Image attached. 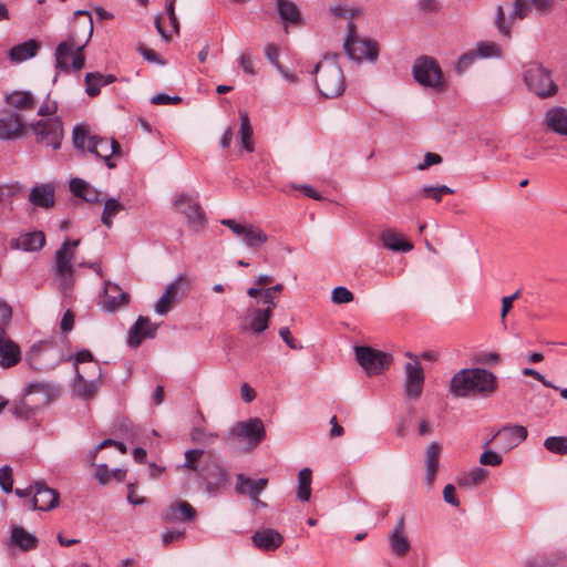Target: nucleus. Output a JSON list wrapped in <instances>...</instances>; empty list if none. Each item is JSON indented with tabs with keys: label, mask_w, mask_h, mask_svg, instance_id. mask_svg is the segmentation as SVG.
Returning a JSON list of instances; mask_svg holds the SVG:
<instances>
[{
	"label": "nucleus",
	"mask_w": 567,
	"mask_h": 567,
	"mask_svg": "<svg viewBox=\"0 0 567 567\" xmlns=\"http://www.w3.org/2000/svg\"><path fill=\"white\" fill-rule=\"evenodd\" d=\"M276 4L277 11L285 22L298 23L300 21V11L292 1L276 0Z\"/></svg>",
	"instance_id": "41"
},
{
	"label": "nucleus",
	"mask_w": 567,
	"mask_h": 567,
	"mask_svg": "<svg viewBox=\"0 0 567 567\" xmlns=\"http://www.w3.org/2000/svg\"><path fill=\"white\" fill-rule=\"evenodd\" d=\"M80 245V239L66 240L55 252V272L59 277V288L64 296L72 290L74 249Z\"/></svg>",
	"instance_id": "5"
},
{
	"label": "nucleus",
	"mask_w": 567,
	"mask_h": 567,
	"mask_svg": "<svg viewBox=\"0 0 567 567\" xmlns=\"http://www.w3.org/2000/svg\"><path fill=\"white\" fill-rule=\"evenodd\" d=\"M487 476V471L482 467H475L458 481L461 486H475L481 484Z\"/></svg>",
	"instance_id": "49"
},
{
	"label": "nucleus",
	"mask_w": 567,
	"mask_h": 567,
	"mask_svg": "<svg viewBox=\"0 0 567 567\" xmlns=\"http://www.w3.org/2000/svg\"><path fill=\"white\" fill-rule=\"evenodd\" d=\"M40 393L43 395L42 404H49L60 396V388L52 382H33L27 385L25 394Z\"/></svg>",
	"instance_id": "35"
},
{
	"label": "nucleus",
	"mask_w": 567,
	"mask_h": 567,
	"mask_svg": "<svg viewBox=\"0 0 567 567\" xmlns=\"http://www.w3.org/2000/svg\"><path fill=\"white\" fill-rule=\"evenodd\" d=\"M58 109L59 107L56 101L50 99V96L48 95L41 104V106L39 107L38 115L45 118L55 117L54 115L56 114Z\"/></svg>",
	"instance_id": "56"
},
{
	"label": "nucleus",
	"mask_w": 567,
	"mask_h": 567,
	"mask_svg": "<svg viewBox=\"0 0 567 567\" xmlns=\"http://www.w3.org/2000/svg\"><path fill=\"white\" fill-rule=\"evenodd\" d=\"M477 59V54L475 53L474 50H470L467 52H465L464 54H462L456 64H455V70L457 73H463L465 72L473 63L474 61Z\"/></svg>",
	"instance_id": "55"
},
{
	"label": "nucleus",
	"mask_w": 567,
	"mask_h": 567,
	"mask_svg": "<svg viewBox=\"0 0 567 567\" xmlns=\"http://www.w3.org/2000/svg\"><path fill=\"white\" fill-rule=\"evenodd\" d=\"M354 352L357 361L370 375L381 373L388 369L391 363V357L389 354L370 347H355Z\"/></svg>",
	"instance_id": "13"
},
{
	"label": "nucleus",
	"mask_w": 567,
	"mask_h": 567,
	"mask_svg": "<svg viewBox=\"0 0 567 567\" xmlns=\"http://www.w3.org/2000/svg\"><path fill=\"white\" fill-rule=\"evenodd\" d=\"M21 359L19 346L9 339L6 333H0V365L2 368H11Z\"/></svg>",
	"instance_id": "26"
},
{
	"label": "nucleus",
	"mask_w": 567,
	"mask_h": 567,
	"mask_svg": "<svg viewBox=\"0 0 567 567\" xmlns=\"http://www.w3.org/2000/svg\"><path fill=\"white\" fill-rule=\"evenodd\" d=\"M265 56L274 65L276 70L279 69V66H281L279 62V51L277 45H275L274 43L266 44Z\"/></svg>",
	"instance_id": "60"
},
{
	"label": "nucleus",
	"mask_w": 567,
	"mask_h": 567,
	"mask_svg": "<svg viewBox=\"0 0 567 567\" xmlns=\"http://www.w3.org/2000/svg\"><path fill=\"white\" fill-rule=\"evenodd\" d=\"M227 468L214 456H210L198 472V478L208 493H215L228 482Z\"/></svg>",
	"instance_id": "8"
},
{
	"label": "nucleus",
	"mask_w": 567,
	"mask_h": 567,
	"mask_svg": "<svg viewBox=\"0 0 567 567\" xmlns=\"http://www.w3.org/2000/svg\"><path fill=\"white\" fill-rule=\"evenodd\" d=\"M87 151L103 159L110 169L116 167V163L112 157H121L123 155L122 147L116 140L96 135L89 137Z\"/></svg>",
	"instance_id": "14"
},
{
	"label": "nucleus",
	"mask_w": 567,
	"mask_h": 567,
	"mask_svg": "<svg viewBox=\"0 0 567 567\" xmlns=\"http://www.w3.org/2000/svg\"><path fill=\"white\" fill-rule=\"evenodd\" d=\"M70 190L90 204L102 202L101 192L92 187L84 179L75 177L70 181Z\"/></svg>",
	"instance_id": "33"
},
{
	"label": "nucleus",
	"mask_w": 567,
	"mask_h": 567,
	"mask_svg": "<svg viewBox=\"0 0 567 567\" xmlns=\"http://www.w3.org/2000/svg\"><path fill=\"white\" fill-rule=\"evenodd\" d=\"M486 450L481 454L480 456V463L482 465H485V466H498L502 464V456L492 451V450H488L487 447H485Z\"/></svg>",
	"instance_id": "57"
},
{
	"label": "nucleus",
	"mask_w": 567,
	"mask_h": 567,
	"mask_svg": "<svg viewBox=\"0 0 567 567\" xmlns=\"http://www.w3.org/2000/svg\"><path fill=\"white\" fill-rule=\"evenodd\" d=\"M238 62L245 73L250 74V75L256 74L254 61H252L250 54H247V53L241 54L238 59Z\"/></svg>",
	"instance_id": "64"
},
{
	"label": "nucleus",
	"mask_w": 567,
	"mask_h": 567,
	"mask_svg": "<svg viewBox=\"0 0 567 567\" xmlns=\"http://www.w3.org/2000/svg\"><path fill=\"white\" fill-rule=\"evenodd\" d=\"M405 355L412 359V361L405 363L404 365V391L408 398L415 400L419 399L422 394L424 373L417 357L413 355L411 352H406Z\"/></svg>",
	"instance_id": "16"
},
{
	"label": "nucleus",
	"mask_w": 567,
	"mask_h": 567,
	"mask_svg": "<svg viewBox=\"0 0 567 567\" xmlns=\"http://www.w3.org/2000/svg\"><path fill=\"white\" fill-rule=\"evenodd\" d=\"M349 34L344 41L343 48L351 60L361 61L368 59L375 61L378 58V44L369 39H358L355 27L352 22L348 24Z\"/></svg>",
	"instance_id": "7"
},
{
	"label": "nucleus",
	"mask_w": 567,
	"mask_h": 567,
	"mask_svg": "<svg viewBox=\"0 0 567 567\" xmlns=\"http://www.w3.org/2000/svg\"><path fill=\"white\" fill-rule=\"evenodd\" d=\"M413 76L423 86L437 89L443 85L442 70L437 62L429 56H422L415 61Z\"/></svg>",
	"instance_id": "11"
},
{
	"label": "nucleus",
	"mask_w": 567,
	"mask_h": 567,
	"mask_svg": "<svg viewBox=\"0 0 567 567\" xmlns=\"http://www.w3.org/2000/svg\"><path fill=\"white\" fill-rule=\"evenodd\" d=\"M12 414L20 420H30L35 415L37 408L30 405L27 401H21L11 408Z\"/></svg>",
	"instance_id": "52"
},
{
	"label": "nucleus",
	"mask_w": 567,
	"mask_h": 567,
	"mask_svg": "<svg viewBox=\"0 0 567 567\" xmlns=\"http://www.w3.org/2000/svg\"><path fill=\"white\" fill-rule=\"evenodd\" d=\"M380 240L384 248L392 251L408 252L413 249V245L403 239V237L393 229H385L380 235Z\"/></svg>",
	"instance_id": "36"
},
{
	"label": "nucleus",
	"mask_w": 567,
	"mask_h": 567,
	"mask_svg": "<svg viewBox=\"0 0 567 567\" xmlns=\"http://www.w3.org/2000/svg\"><path fill=\"white\" fill-rule=\"evenodd\" d=\"M218 437V434L215 432H207L205 429L200 426L193 427L190 432V439L194 443L198 444H212Z\"/></svg>",
	"instance_id": "50"
},
{
	"label": "nucleus",
	"mask_w": 567,
	"mask_h": 567,
	"mask_svg": "<svg viewBox=\"0 0 567 567\" xmlns=\"http://www.w3.org/2000/svg\"><path fill=\"white\" fill-rule=\"evenodd\" d=\"M86 89L85 92L89 96L94 97L101 93V89L104 86L101 79H97V72H89L84 78Z\"/></svg>",
	"instance_id": "51"
},
{
	"label": "nucleus",
	"mask_w": 567,
	"mask_h": 567,
	"mask_svg": "<svg viewBox=\"0 0 567 567\" xmlns=\"http://www.w3.org/2000/svg\"><path fill=\"white\" fill-rule=\"evenodd\" d=\"M527 437V429L518 424H508L501 427L491 440L486 441L483 447H487L492 441H496L498 447L504 452H508L516 447Z\"/></svg>",
	"instance_id": "17"
},
{
	"label": "nucleus",
	"mask_w": 567,
	"mask_h": 567,
	"mask_svg": "<svg viewBox=\"0 0 567 567\" xmlns=\"http://www.w3.org/2000/svg\"><path fill=\"white\" fill-rule=\"evenodd\" d=\"M221 224L228 227L237 237L241 238L249 224H239L234 219H223Z\"/></svg>",
	"instance_id": "61"
},
{
	"label": "nucleus",
	"mask_w": 567,
	"mask_h": 567,
	"mask_svg": "<svg viewBox=\"0 0 567 567\" xmlns=\"http://www.w3.org/2000/svg\"><path fill=\"white\" fill-rule=\"evenodd\" d=\"M76 16H85L86 21L83 29L86 32L85 40L81 43L76 39V32H72L68 38L61 41L54 51L55 70L58 73H70L82 70L85 65L83 50L93 34V20L87 11H76Z\"/></svg>",
	"instance_id": "1"
},
{
	"label": "nucleus",
	"mask_w": 567,
	"mask_h": 567,
	"mask_svg": "<svg viewBox=\"0 0 567 567\" xmlns=\"http://www.w3.org/2000/svg\"><path fill=\"white\" fill-rule=\"evenodd\" d=\"M13 480H12V470L10 466L6 465L0 468V486L4 493H10L12 491Z\"/></svg>",
	"instance_id": "58"
},
{
	"label": "nucleus",
	"mask_w": 567,
	"mask_h": 567,
	"mask_svg": "<svg viewBox=\"0 0 567 567\" xmlns=\"http://www.w3.org/2000/svg\"><path fill=\"white\" fill-rule=\"evenodd\" d=\"M512 9L508 18L505 17L504 6L496 8L495 27L504 37H511V27L517 21L525 19L535 9L540 14H546L553 9V0H512Z\"/></svg>",
	"instance_id": "3"
},
{
	"label": "nucleus",
	"mask_w": 567,
	"mask_h": 567,
	"mask_svg": "<svg viewBox=\"0 0 567 567\" xmlns=\"http://www.w3.org/2000/svg\"><path fill=\"white\" fill-rule=\"evenodd\" d=\"M130 295L123 291L118 285L106 280L102 296V308L107 312H114L122 306L128 303Z\"/></svg>",
	"instance_id": "22"
},
{
	"label": "nucleus",
	"mask_w": 567,
	"mask_h": 567,
	"mask_svg": "<svg viewBox=\"0 0 567 567\" xmlns=\"http://www.w3.org/2000/svg\"><path fill=\"white\" fill-rule=\"evenodd\" d=\"M279 336L281 337V339L285 341V343L290 348V349H293V350H299L301 349L302 347L296 341V339L292 337L289 328L287 327H284V328H280L279 330Z\"/></svg>",
	"instance_id": "63"
},
{
	"label": "nucleus",
	"mask_w": 567,
	"mask_h": 567,
	"mask_svg": "<svg viewBox=\"0 0 567 567\" xmlns=\"http://www.w3.org/2000/svg\"><path fill=\"white\" fill-rule=\"evenodd\" d=\"M123 205L115 198H109L104 203V209L102 213V223L111 228L113 225V217H115L121 210H123Z\"/></svg>",
	"instance_id": "44"
},
{
	"label": "nucleus",
	"mask_w": 567,
	"mask_h": 567,
	"mask_svg": "<svg viewBox=\"0 0 567 567\" xmlns=\"http://www.w3.org/2000/svg\"><path fill=\"white\" fill-rule=\"evenodd\" d=\"M6 103L20 111L32 110L35 105L34 97L29 91H14L6 95Z\"/></svg>",
	"instance_id": "38"
},
{
	"label": "nucleus",
	"mask_w": 567,
	"mask_h": 567,
	"mask_svg": "<svg viewBox=\"0 0 567 567\" xmlns=\"http://www.w3.org/2000/svg\"><path fill=\"white\" fill-rule=\"evenodd\" d=\"M41 45L37 40L30 39L23 43L12 47L8 52V58L13 63H22L34 58Z\"/></svg>",
	"instance_id": "30"
},
{
	"label": "nucleus",
	"mask_w": 567,
	"mask_h": 567,
	"mask_svg": "<svg viewBox=\"0 0 567 567\" xmlns=\"http://www.w3.org/2000/svg\"><path fill=\"white\" fill-rule=\"evenodd\" d=\"M247 295L255 299L261 297V303L266 306L264 309H270L271 315H274V309L277 307L278 296L274 295L269 288H248Z\"/></svg>",
	"instance_id": "43"
},
{
	"label": "nucleus",
	"mask_w": 567,
	"mask_h": 567,
	"mask_svg": "<svg viewBox=\"0 0 567 567\" xmlns=\"http://www.w3.org/2000/svg\"><path fill=\"white\" fill-rule=\"evenodd\" d=\"M31 130L38 142L51 146L53 150L61 147L63 124L59 117L39 120L31 124Z\"/></svg>",
	"instance_id": "9"
},
{
	"label": "nucleus",
	"mask_w": 567,
	"mask_h": 567,
	"mask_svg": "<svg viewBox=\"0 0 567 567\" xmlns=\"http://www.w3.org/2000/svg\"><path fill=\"white\" fill-rule=\"evenodd\" d=\"M528 90L540 99L554 95L558 87L551 79L550 72L539 63H530L523 75Z\"/></svg>",
	"instance_id": "6"
},
{
	"label": "nucleus",
	"mask_w": 567,
	"mask_h": 567,
	"mask_svg": "<svg viewBox=\"0 0 567 567\" xmlns=\"http://www.w3.org/2000/svg\"><path fill=\"white\" fill-rule=\"evenodd\" d=\"M331 300L337 303H348L353 300V293L346 287H336L331 293Z\"/></svg>",
	"instance_id": "54"
},
{
	"label": "nucleus",
	"mask_w": 567,
	"mask_h": 567,
	"mask_svg": "<svg viewBox=\"0 0 567 567\" xmlns=\"http://www.w3.org/2000/svg\"><path fill=\"white\" fill-rule=\"evenodd\" d=\"M251 540L257 548L265 551H274L282 545L284 537L276 529L267 528L255 532Z\"/></svg>",
	"instance_id": "25"
},
{
	"label": "nucleus",
	"mask_w": 567,
	"mask_h": 567,
	"mask_svg": "<svg viewBox=\"0 0 567 567\" xmlns=\"http://www.w3.org/2000/svg\"><path fill=\"white\" fill-rule=\"evenodd\" d=\"M268 478H259L254 481L244 474L237 475L236 492L238 494L248 495L250 498H256L267 487Z\"/></svg>",
	"instance_id": "34"
},
{
	"label": "nucleus",
	"mask_w": 567,
	"mask_h": 567,
	"mask_svg": "<svg viewBox=\"0 0 567 567\" xmlns=\"http://www.w3.org/2000/svg\"><path fill=\"white\" fill-rule=\"evenodd\" d=\"M312 472L309 467L302 468L298 474L297 497L301 502H308L311 496Z\"/></svg>",
	"instance_id": "42"
},
{
	"label": "nucleus",
	"mask_w": 567,
	"mask_h": 567,
	"mask_svg": "<svg viewBox=\"0 0 567 567\" xmlns=\"http://www.w3.org/2000/svg\"><path fill=\"white\" fill-rule=\"evenodd\" d=\"M89 137L90 136H87L86 130L83 126L76 125L73 128L72 140L75 148L81 151H84L85 148L87 150Z\"/></svg>",
	"instance_id": "53"
},
{
	"label": "nucleus",
	"mask_w": 567,
	"mask_h": 567,
	"mask_svg": "<svg viewBox=\"0 0 567 567\" xmlns=\"http://www.w3.org/2000/svg\"><path fill=\"white\" fill-rule=\"evenodd\" d=\"M229 435L237 440L247 441L251 449L258 446L266 437V430L259 417H251L234 424Z\"/></svg>",
	"instance_id": "12"
},
{
	"label": "nucleus",
	"mask_w": 567,
	"mask_h": 567,
	"mask_svg": "<svg viewBox=\"0 0 567 567\" xmlns=\"http://www.w3.org/2000/svg\"><path fill=\"white\" fill-rule=\"evenodd\" d=\"M454 193V189L450 188L446 185L439 186H424L419 190V195L421 197L432 198L436 203L442 200L443 195H451Z\"/></svg>",
	"instance_id": "46"
},
{
	"label": "nucleus",
	"mask_w": 567,
	"mask_h": 567,
	"mask_svg": "<svg viewBox=\"0 0 567 567\" xmlns=\"http://www.w3.org/2000/svg\"><path fill=\"white\" fill-rule=\"evenodd\" d=\"M12 318V309L4 301L0 300V333L4 332L6 327Z\"/></svg>",
	"instance_id": "59"
},
{
	"label": "nucleus",
	"mask_w": 567,
	"mask_h": 567,
	"mask_svg": "<svg viewBox=\"0 0 567 567\" xmlns=\"http://www.w3.org/2000/svg\"><path fill=\"white\" fill-rule=\"evenodd\" d=\"M11 543L21 550L27 551L37 548L38 538L21 526H13L11 529Z\"/></svg>",
	"instance_id": "37"
},
{
	"label": "nucleus",
	"mask_w": 567,
	"mask_h": 567,
	"mask_svg": "<svg viewBox=\"0 0 567 567\" xmlns=\"http://www.w3.org/2000/svg\"><path fill=\"white\" fill-rule=\"evenodd\" d=\"M91 371L86 372L91 379H85L83 372L76 368L75 378L73 381L74 393L83 400L93 398L100 386V379L102 375L101 368L97 362L91 365Z\"/></svg>",
	"instance_id": "18"
},
{
	"label": "nucleus",
	"mask_w": 567,
	"mask_h": 567,
	"mask_svg": "<svg viewBox=\"0 0 567 567\" xmlns=\"http://www.w3.org/2000/svg\"><path fill=\"white\" fill-rule=\"evenodd\" d=\"M157 329L158 324L151 322L148 317L140 316L128 331L127 344L132 348L140 347L143 340L154 338Z\"/></svg>",
	"instance_id": "21"
},
{
	"label": "nucleus",
	"mask_w": 567,
	"mask_h": 567,
	"mask_svg": "<svg viewBox=\"0 0 567 567\" xmlns=\"http://www.w3.org/2000/svg\"><path fill=\"white\" fill-rule=\"evenodd\" d=\"M59 505V493L50 488L45 483L37 482L34 484V494L31 499V508L39 511H50Z\"/></svg>",
	"instance_id": "23"
},
{
	"label": "nucleus",
	"mask_w": 567,
	"mask_h": 567,
	"mask_svg": "<svg viewBox=\"0 0 567 567\" xmlns=\"http://www.w3.org/2000/svg\"><path fill=\"white\" fill-rule=\"evenodd\" d=\"M182 97L175 95L169 96L166 94H156L152 97L151 102L156 105H168V104H178L181 103Z\"/></svg>",
	"instance_id": "62"
},
{
	"label": "nucleus",
	"mask_w": 567,
	"mask_h": 567,
	"mask_svg": "<svg viewBox=\"0 0 567 567\" xmlns=\"http://www.w3.org/2000/svg\"><path fill=\"white\" fill-rule=\"evenodd\" d=\"M241 239L248 248L258 249L267 243L268 235L260 227L249 224Z\"/></svg>",
	"instance_id": "39"
},
{
	"label": "nucleus",
	"mask_w": 567,
	"mask_h": 567,
	"mask_svg": "<svg viewBox=\"0 0 567 567\" xmlns=\"http://www.w3.org/2000/svg\"><path fill=\"white\" fill-rule=\"evenodd\" d=\"M442 446L437 442H431L425 451V483L431 486L436 477Z\"/></svg>",
	"instance_id": "29"
},
{
	"label": "nucleus",
	"mask_w": 567,
	"mask_h": 567,
	"mask_svg": "<svg viewBox=\"0 0 567 567\" xmlns=\"http://www.w3.org/2000/svg\"><path fill=\"white\" fill-rule=\"evenodd\" d=\"M173 203L175 208L185 216L193 230L199 231L205 228L206 217L196 197L178 194Z\"/></svg>",
	"instance_id": "10"
},
{
	"label": "nucleus",
	"mask_w": 567,
	"mask_h": 567,
	"mask_svg": "<svg viewBox=\"0 0 567 567\" xmlns=\"http://www.w3.org/2000/svg\"><path fill=\"white\" fill-rule=\"evenodd\" d=\"M544 446L554 454L567 455V436H549L544 441Z\"/></svg>",
	"instance_id": "48"
},
{
	"label": "nucleus",
	"mask_w": 567,
	"mask_h": 567,
	"mask_svg": "<svg viewBox=\"0 0 567 567\" xmlns=\"http://www.w3.org/2000/svg\"><path fill=\"white\" fill-rule=\"evenodd\" d=\"M271 317L272 315L270 309L250 306L246 309L245 315L240 320V329L254 334H261L268 329Z\"/></svg>",
	"instance_id": "19"
},
{
	"label": "nucleus",
	"mask_w": 567,
	"mask_h": 567,
	"mask_svg": "<svg viewBox=\"0 0 567 567\" xmlns=\"http://www.w3.org/2000/svg\"><path fill=\"white\" fill-rule=\"evenodd\" d=\"M29 200L37 207H52L54 205V186L52 184H41L34 186L30 190Z\"/></svg>",
	"instance_id": "32"
},
{
	"label": "nucleus",
	"mask_w": 567,
	"mask_h": 567,
	"mask_svg": "<svg viewBox=\"0 0 567 567\" xmlns=\"http://www.w3.org/2000/svg\"><path fill=\"white\" fill-rule=\"evenodd\" d=\"M474 51L482 59L502 58V49L495 42H478Z\"/></svg>",
	"instance_id": "47"
},
{
	"label": "nucleus",
	"mask_w": 567,
	"mask_h": 567,
	"mask_svg": "<svg viewBox=\"0 0 567 567\" xmlns=\"http://www.w3.org/2000/svg\"><path fill=\"white\" fill-rule=\"evenodd\" d=\"M497 389L496 377L482 368L462 369L451 379L449 390L455 398L488 396Z\"/></svg>",
	"instance_id": "2"
},
{
	"label": "nucleus",
	"mask_w": 567,
	"mask_h": 567,
	"mask_svg": "<svg viewBox=\"0 0 567 567\" xmlns=\"http://www.w3.org/2000/svg\"><path fill=\"white\" fill-rule=\"evenodd\" d=\"M338 54H326L313 70L317 89L322 96L328 99L338 97L346 89L343 72L334 62Z\"/></svg>",
	"instance_id": "4"
},
{
	"label": "nucleus",
	"mask_w": 567,
	"mask_h": 567,
	"mask_svg": "<svg viewBox=\"0 0 567 567\" xmlns=\"http://www.w3.org/2000/svg\"><path fill=\"white\" fill-rule=\"evenodd\" d=\"M44 244L45 236L42 231L21 234L18 238L11 240V247L24 251H38Z\"/></svg>",
	"instance_id": "31"
},
{
	"label": "nucleus",
	"mask_w": 567,
	"mask_h": 567,
	"mask_svg": "<svg viewBox=\"0 0 567 567\" xmlns=\"http://www.w3.org/2000/svg\"><path fill=\"white\" fill-rule=\"evenodd\" d=\"M189 282L185 274H179L166 286L165 292L154 306L155 312L159 316L166 315L187 290Z\"/></svg>",
	"instance_id": "15"
},
{
	"label": "nucleus",
	"mask_w": 567,
	"mask_h": 567,
	"mask_svg": "<svg viewBox=\"0 0 567 567\" xmlns=\"http://www.w3.org/2000/svg\"><path fill=\"white\" fill-rule=\"evenodd\" d=\"M203 455H204V450H200V449L187 450L185 452V462L182 465H179L178 468L189 470V471L196 472L198 474V472L200 471L199 464H200V458Z\"/></svg>",
	"instance_id": "45"
},
{
	"label": "nucleus",
	"mask_w": 567,
	"mask_h": 567,
	"mask_svg": "<svg viewBox=\"0 0 567 567\" xmlns=\"http://www.w3.org/2000/svg\"><path fill=\"white\" fill-rule=\"evenodd\" d=\"M404 529H405V520H404V517L401 516L396 520L394 528L392 529L391 534L389 535L390 549L394 555H396L399 557L405 556L411 548L410 540H409Z\"/></svg>",
	"instance_id": "24"
},
{
	"label": "nucleus",
	"mask_w": 567,
	"mask_h": 567,
	"mask_svg": "<svg viewBox=\"0 0 567 567\" xmlns=\"http://www.w3.org/2000/svg\"><path fill=\"white\" fill-rule=\"evenodd\" d=\"M196 516L195 508L186 501H177L168 506L164 519L168 523H183Z\"/></svg>",
	"instance_id": "27"
},
{
	"label": "nucleus",
	"mask_w": 567,
	"mask_h": 567,
	"mask_svg": "<svg viewBox=\"0 0 567 567\" xmlns=\"http://www.w3.org/2000/svg\"><path fill=\"white\" fill-rule=\"evenodd\" d=\"M25 133V125L19 113L4 111L0 113V140L13 141Z\"/></svg>",
	"instance_id": "20"
},
{
	"label": "nucleus",
	"mask_w": 567,
	"mask_h": 567,
	"mask_svg": "<svg viewBox=\"0 0 567 567\" xmlns=\"http://www.w3.org/2000/svg\"><path fill=\"white\" fill-rule=\"evenodd\" d=\"M239 120H240V141L245 151L254 152V141H252V127L250 124L249 115L246 111H239Z\"/></svg>",
	"instance_id": "40"
},
{
	"label": "nucleus",
	"mask_w": 567,
	"mask_h": 567,
	"mask_svg": "<svg viewBox=\"0 0 567 567\" xmlns=\"http://www.w3.org/2000/svg\"><path fill=\"white\" fill-rule=\"evenodd\" d=\"M544 125L556 134L567 136V109H549L544 117Z\"/></svg>",
	"instance_id": "28"
}]
</instances>
